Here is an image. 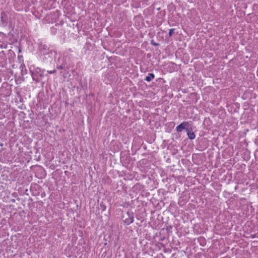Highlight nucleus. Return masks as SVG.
Here are the masks:
<instances>
[{
	"instance_id": "nucleus-10",
	"label": "nucleus",
	"mask_w": 258,
	"mask_h": 258,
	"mask_svg": "<svg viewBox=\"0 0 258 258\" xmlns=\"http://www.w3.org/2000/svg\"><path fill=\"white\" fill-rule=\"evenodd\" d=\"M151 43L152 45H153V46H155L159 45V43L155 42L154 41V40H151Z\"/></svg>"
},
{
	"instance_id": "nucleus-4",
	"label": "nucleus",
	"mask_w": 258,
	"mask_h": 258,
	"mask_svg": "<svg viewBox=\"0 0 258 258\" xmlns=\"http://www.w3.org/2000/svg\"><path fill=\"white\" fill-rule=\"evenodd\" d=\"M189 126V122L187 121H183L178 126H177L176 130L177 132H181L183 130L188 128L187 127Z\"/></svg>"
},
{
	"instance_id": "nucleus-13",
	"label": "nucleus",
	"mask_w": 258,
	"mask_h": 258,
	"mask_svg": "<svg viewBox=\"0 0 258 258\" xmlns=\"http://www.w3.org/2000/svg\"><path fill=\"white\" fill-rule=\"evenodd\" d=\"M20 68H22L21 73H22V75H23V68H25V66L21 64V66H20Z\"/></svg>"
},
{
	"instance_id": "nucleus-9",
	"label": "nucleus",
	"mask_w": 258,
	"mask_h": 258,
	"mask_svg": "<svg viewBox=\"0 0 258 258\" xmlns=\"http://www.w3.org/2000/svg\"><path fill=\"white\" fill-rule=\"evenodd\" d=\"M175 30V29L172 28L169 29L168 35L169 37H171L173 35V33L174 32V31Z\"/></svg>"
},
{
	"instance_id": "nucleus-17",
	"label": "nucleus",
	"mask_w": 258,
	"mask_h": 258,
	"mask_svg": "<svg viewBox=\"0 0 258 258\" xmlns=\"http://www.w3.org/2000/svg\"><path fill=\"white\" fill-rule=\"evenodd\" d=\"M15 200L14 199L12 200V202H15Z\"/></svg>"
},
{
	"instance_id": "nucleus-15",
	"label": "nucleus",
	"mask_w": 258,
	"mask_h": 258,
	"mask_svg": "<svg viewBox=\"0 0 258 258\" xmlns=\"http://www.w3.org/2000/svg\"><path fill=\"white\" fill-rule=\"evenodd\" d=\"M26 69H25V71H23V73L25 72L26 73Z\"/></svg>"
},
{
	"instance_id": "nucleus-11",
	"label": "nucleus",
	"mask_w": 258,
	"mask_h": 258,
	"mask_svg": "<svg viewBox=\"0 0 258 258\" xmlns=\"http://www.w3.org/2000/svg\"><path fill=\"white\" fill-rule=\"evenodd\" d=\"M47 72L48 74H55L56 72V70L54 69L53 70H52V71H47Z\"/></svg>"
},
{
	"instance_id": "nucleus-3",
	"label": "nucleus",
	"mask_w": 258,
	"mask_h": 258,
	"mask_svg": "<svg viewBox=\"0 0 258 258\" xmlns=\"http://www.w3.org/2000/svg\"><path fill=\"white\" fill-rule=\"evenodd\" d=\"M123 223L126 225H129L134 221V214L131 211H127L125 215H122Z\"/></svg>"
},
{
	"instance_id": "nucleus-12",
	"label": "nucleus",
	"mask_w": 258,
	"mask_h": 258,
	"mask_svg": "<svg viewBox=\"0 0 258 258\" xmlns=\"http://www.w3.org/2000/svg\"><path fill=\"white\" fill-rule=\"evenodd\" d=\"M56 69H57V70H62V69H64V67H63L62 65L57 66L56 67Z\"/></svg>"
},
{
	"instance_id": "nucleus-5",
	"label": "nucleus",
	"mask_w": 258,
	"mask_h": 258,
	"mask_svg": "<svg viewBox=\"0 0 258 258\" xmlns=\"http://www.w3.org/2000/svg\"><path fill=\"white\" fill-rule=\"evenodd\" d=\"M188 138L190 140H194L196 138L195 134L192 132L191 128H188L186 129Z\"/></svg>"
},
{
	"instance_id": "nucleus-8",
	"label": "nucleus",
	"mask_w": 258,
	"mask_h": 258,
	"mask_svg": "<svg viewBox=\"0 0 258 258\" xmlns=\"http://www.w3.org/2000/svg\"><path fill=\"white\" fill-rule=\"evenodd\" d=\"M100 208L102 211H104L106 210V207L103 202H102L100 204Z\"/></svg>"
},
{
	"instance_id": "nucleus-1",
	"label": "nucleus",
	"mask_w": 258,
	"mask_h": 258,
	"mask_svg": "<svg viewBox=\"0 0 258 258\" xmlns=\"http://www.w3.org/2000/svg\"><path fill=\"white\" fill-rule=\"evenodd\" d=\"M44 72V69L42 70L39 68L34 69V70H32L31 68L30 69V73L31 75L32 79L36 82H39L40 81L41 78L44 76L43 73Z\"/></svg>"
},
{
	"instance_id": "nucleus-6",
	"label": "nucleus",
	"mask_w": 258,
	"mask_h": 258,
	"mask_svg": "<svg viewBox=\"0 0 258 258\" xmlns=\"http://www.w3.org/2000/svg\"><path fill=\"white\" fill-rule=\"evenodd\" d=\"M155 78V75L153 73H149L147 76L145 78V80L147 82L151 81Z\"/></svg>"
},
{
	"instance_id": "nucleus-16",
	"label": "nucleus",
	"mask_w": 258,
	"mask_h": 258,
	"mask_svg": "<svg viewBox=\"0 0 258 258\" xmlns=\"http://www.w3.org/2000/svg\"><path fill=\"white\" fill-rule=\"evenodd\" d=\"M0 146L2 147V146H3V144L2 143H1V144H0Z\"/></svg>"
},
{
	"instance_id": "nucleus-18",
	"label": "nucleus",
	"mask_w": 258,
	"mask_h": 258,
	"mask_svg": "<svg viewBox=\"0 0 258 258\" xmlns=\"http://www.w3.org/2000/svg\"><path fill=\"white\" fill-rule=\"evenodd\" d=\"M157 10H160V8H158V9H157Z\"/></svg>"
},
{
	"instance_id": "nucleus-2",
	"label": "nucleus",
	"mask_w": 258,
	"mask_h": 258,
	"mask_svg": "<svg viewBox=\"0 0 258 258\" xmlns=\"http://www.w3.org/2000/svg\"><path fill=\"white\" fill-rule=\"evenodd\" d=\"M38 50L41 55H45L52 53L53 51L49 49V47L48 45L40 42L38 44Z\"/></svg>"
},
{
	"instance_id": "nucleus-14",
	"label": "nucleus",
	"mask_w": 258,
	"mask_h": 258,
	"mask_svg": "<svg viewBox=\"0 0 258 258\" xmlns=\"http://www.w3.org/2000/svg\"><path fill=\"white\" fill-rule=\"evenodd\" d=\"M26 69H25V71H23V73L25 72L26 73Z\"/></svg>"
},
{
	"instance_id": "nucleus-7",
	"label": "nucleus",
	"mask_w": 258,
	"mask_h": 258,
	"mask_svg": "<svg viewBox=\"0 0 258 258\" xmlns=\"http://www.w3.org/2000/svg\"><path fill=\"white\" fill-rule=\"evenodd\" d=\"M198 240L200 242V245L202 246H204L206 244V240L203 237H199Z\"/></svg>"
}]
</instances>
